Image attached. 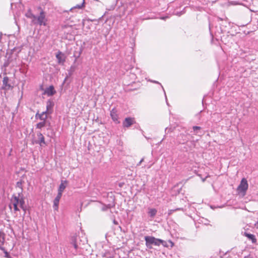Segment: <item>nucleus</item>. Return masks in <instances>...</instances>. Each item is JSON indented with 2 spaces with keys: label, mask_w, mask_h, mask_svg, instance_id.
<instances>
[{
  "label": "nucleus",
  "mask_w": 258,
  "mask_h": 258,
  "mask_svg": "<svg viewBox=\"0 0 258 258\" xmlns=\"http://www.w3.org/2000/svg\"><path fill=\"white\" fill-rule=\"evenodd\" d=\"M22 201H24V198L22 194L19 193L18 196L13 195L11 199V202L9 205L10 208H14V210L19 211L20 209L18 208V206H21V203Z\"/></svg>",
  "instance_id": "nucleus-1"
},
{
  "label": "nucleus",
  "mask_w": 258,
  "mask_h": 258,
  "mask_svg": "<svg viewBox=\"0 0 258 258\" xmlns=\"http://www.w3.org/2000/svg\"><path fill=\"white\" fill-rule=\"evenodd\" d=\"M145 240L146 241V246L151 249L152 248V245L156 246L160 245V239L156 238L153 236H146L145 237Z\"/></svg>",
  "instance_id": "nucleus-2"
},
{
  "label": "nucleus",
  "mask_w": 258,
  "mask_h": 258,
  "mask_svg": "<svg viewBox=\"0 0 258 258\" xmlns=\"http://www.w3.org/2000/svg\"><path fill=\"white\" fill-rule=\"evenodd\" d=\"M32 22L34 24H38L39 25L46 26V19L44 12L43 11H41L39 16L36 17L35 19L32 20Z\"/></svg>",
  "instance_id": "nucleus-3"
},
{
  "label": "nucleus",
  "mask_w": 258,
  "mask_h": 258,
  "mask_svg": "<svg viewBox=\"0 0 258 258\" xmlns=\"http://www.w3.org/2000/svg\"><path fill=\"white\" fill-rule=\"evenodd\" d=\"M248 186L247 180L244 178H242L237 187L238 192L239 193H242L244 195L248 188Z\"/></svg>",
  "instance_id": "nucleus-4"
},
{
  "label": "nucleus",
  "mask_w": 258,
  "mask_h": 258,
  "mask_svg": "<svg viewBox=\"0 0 258 258\" xmlns=\"http://www.w3.org/2000/svg\"><path fill=\"white\" fill-rule=\"evenodd\" d=\"M37 136L38 140L33 141V144H38L41 146H42L43 145H46V143L44 140V137L41 133H38L37 134Z\"/></svg>",
  "instance_id": "nucleus-5"
},
{
  "label": "nucleus",
  "mask_w": 258,
  "mask_h": 258,
  "mask_svg": "<svg viewBox=\"0 0 258 258\" xmlns=\"http://www.w3.org/2000/svg\"><path fill=\"white\" fill-rule=\"evenodd\" d=\"M135 123V119L132 117H126L123 121L122 124L123 127H128Z\"/></svg>",
  "instance_id": "nucleus-6"
},
{
  "label": "nucleus",
  "mask_w": 258,
  "mask_h": 258,
  "mask_svg": "<svg viewBox=\"0 0 258 258\" xmlns=\"http://www.w3.org/2000/svg\"><path fill=\"white\" fill-rule=\"evenodd\" d=\"M56 93L53 86H50L47 88L44 91V94H47V96H50L54 95Z\"/></svg>",
  "instance_id": "nucleus-7"
},
{
  "label": "nucleus",
  "mask_w": 258,
  "mask_h": 258,
  "mask_svg": "<svg viewBox=\"0 0 258 258\" xmlns=\"http://www.w3.org/2000/svg\"><path fill=\"white\" fill-rule=\"evenodd\" d=\"M56 57L57 59L58 63L59 64H63L65 61V56L64 54L61 52H59L56 55Z\"/></svg>",
  "instance_id": "nucleus-8"
},
{
  "label": "nucleus",
  "mask_w": 258,
  "mask_h": 258,
  "mask_svg": "<svg viewBox=\"0 0 258 258\" xmlns=\"http://www.w3.org/2000/svg\"><path fill=\"white\" fill-rule=\"evenodd\" d=\"M47 113L46 111H43L42 113L41 114H38V113H37L36 114V117H37L38 116L39 117V119H41V120H42V121H45V120L46 119H47Z\"/></svg>",
  "instance_id": "nucleus-9"
},
{
  "label": "nucleus",
  "mask_w": 258,
  "mask_h": 258,
  "mask_svg": "<svg viewBox=\"0 0 258 258\" xmlns=\"http://www.w3.org/2000/svg\"><path fill=\"white\" fill-rule=\"evenodd\" d=\"M244 235L247 237L249 239L251 240L252 243H254L256 242V239L254 235L244 232Z\"/></svg>",
  "instance_id": "nucleus-10"
},
{
  "label": "nucleus",
  "mask_w": 258,
  "mask_h": 258,
  "mask_svg": "<svg viewBox=\"0 0 258 258\" xmlns=\"http://www.w3.org/2000/svg\"><path fill=\"white\" fill-rule=\"evenodd\" d=\"M54 105V103L52 101L50 100H48L46 102V112L49 113L50 110L52 109L53 106Z\"/></svg>",
  "instance_id": "nucleus-11"
},
{
  "label": "nucleus",
  "mask_w": 258,
  "mask_h": 258,
  "mask_svg": "<svg viewBox=\"0 0 258 258\" xmlns=\"http://www.w3.org/2000/svg\"><path fill=\"white\" fill-rule=\"evenodd\" d=\"M9 78L8 77L4 78L3 80V86L5 89H8L10 87V85L8 84Z\"/></svg>",
  "instance_id": "nucleus-12"
},
{
  "label": "nucleus",
  "mask_w": 258,
  "mask_h": 258,
  "mask_svg": "<svg viewBox=\"0 0 258 258\" xmlns=\"http://www.w3.org/2000/svg\"><path fill=\"white\" fill-rule=\"evenodd\" d=\"M192 129L195 132V135L201 136L200 134L201 127L199 126H194Z\"/></svg>",
  "instance_id": "nucleus-13"
},
{
  "label": "nucleus",
  "mask_w": 258,
  "mask_h": 258,
  "mask_svg": "<svg viewBox=\"0 0 258 258\" xmlns=\"http://www.w3.org/2000/svg\"><path fill=\"white\" fill-rule=\"evenodd\" d=\"M110 115L111 116L112 119L114 121H117L118 119V116L117 114L116 113L115 111L114 110V109H112V111L110 112Z\"/></svg>",
  "instance_id": "nucleus-14"
},
{
  "label": "nucleus",
  "mask_w": 258,
  "mask_h": 258,
  "mask_svg": "<svg viewBox=\"0 0 258 258\" xmlns=\"http://www.w3.org/2000/svg\"><path fill=\"white\" fill-rule=\"evenodd\" d=\"M5 241V234L2 232L0 231V243H1L2 245H3Z\"/></svg>",
  "instance_id": "nucleus-15"
},
{
  "label": "nucleus",
  "mask_w": 258,
  "mask_h": 258,
  "mask_svg": "<svg viewBox=\"0 0 258 258\" xmlns=\"http://www.w3.org/2000/svg\"><path fill=\"white\" fill-rule=\"evenodd\" d=\"M157 213V210L155 209H150L148 212V214L151 217H154Z\"/></svg>",
  "instance_id": "nucleus-16"
},
{
  "label": "nucleus",
  "mask_w": 258,
  "mask_h": 258,
  "mask_svg": "<svg viewBox=\"0 0 258 258\" xmlns=\"http://www.w3.org/2000/svg\"><path fill=\"white\" fill-rule=\"evenodd\" d=\"M59 200L54 199L53 201V207L55 210H57L58 209V204Z\"/></svg>",
  "instance_id": "nucleus-17"
},
{
  "label": "nucleus",
  "mask_w": 258,
  "mask_h": 258,
  "mask_svg": "<svg viewBox=\"0 0 258 258\" xmlns=\"http://www.w3.org/2000/svg\"><path fill=\"white\" fill-rule=\"evenodd\" d=\"M26 16L27 18L32 19L33 20L35 19L36 18V16L34 15L30 11H29L26 14Z\"/></svg>",
  "instance_id": "nucleus-18"
},
{
  "label": "nucleus",
  "mask_w": 258,
  "mask_h": 258,
  "mask_svg": "<svg viewBox=\"0 0 258 258\" xmlns=\"http://www.w3.org/2000/svg\"><path fill=\"white\" fill-rule=\"evenodd\" d=\"M71 244L73 245L74 247L77 249L78 248V245L76 243V238L75 237H73L71 240Z\"/></svg>",
  "instance_id": "nucleus-19"
},
{
  "label": "nucleus",
  "mask_w": 258,
  "mask_h": 258,
  "mask_svg": "<svg viewBox=\"0 0 258 258\" xmlns=\"http://www.w3.org/2000/svg\"><path fill=\"white\" fill-rule=\"evenodd\" d=\"M24 211V215L26 214L27 207L25 204V201H22L21 203V206L20 207Z\"/></svg>",
  "instance_id": "nucleus-20"
},
{
  "label": "nucleus",
  "mask_w": 258,
  "mask_h": 258,
  "mask_svg": "<svg viewBox=\"0 0 258 258\" xmlns=\"http://www.w3.org/2000/svg\"><path fill=\"white\" fill-rule=\"evenodd\" d=\"M66 188V185L61 182V184L59 185L58 188V192H62L64 189Z\"/></svg>",
  "instance_id": "nucleus-21"
},
{
  "label": "nucleus",
  "mask_w": 258,
  "mask_h": 258,
  "mask_svg": "<svg viewBox=\"0 0 258 258\" xmlns=\"http://www.w3.org/2000/svg\"><path fill=\"white\" fill-rule=\"evenodd\" d=\"M45 125V121H42L37 124L36 127L38 128H41L44 127Z\"/></svg>",
  "instance_id": "nucleus-22"
},
{
  "label": "nucleus",
  "mask_w": 258,
  "mask_h": 258,
  "mask_svg": "<svg viewBox=\"0 0 258 258\" xmlns=\"http://www.w3.org/2000/svg\"><path fill=\"white\" fill-rule=\"evenodd\" d=\"M160 244H162L163 246H164L165 247H169V245L167 244V242L166 241L163 240L161 239H160Z\"/></svg>",
  "instance_id": "nucleus-23"
},
{
  "label": "nucleus",
  "mask_w": 258,
  "mask_h": 258,
  "mask_svg": "<svg viewBox=\"0 0 258 258\" xmlns=\"http://www.w3.org/2000/svg\"><path fill=\"white\" fill-rule=\"evenodd\" d=\"M229 5H237L239 4L236 1H231L228 2Z\"/></svg>",
  "instance_id": "nucleus-24"
},
{
  "label": "nucleus",
  "mask_w": 258,
  "mask_h": 258,
  "mask_svg": "<svg viewBox=\"0 0 258 258\" xmlns=\"http://www.w3.org/2000/svg\"><path fill=\"white\" fill-rule=\"evenodd\" d=\"M84 5V2L81 5H77L75 7H74V8H78V9H82Z\"/></svg>",
  "instance_id": "nucleus-25"
},
{
  "label": "nucleus",
  "mask_w": 258,
  "mask_h": 258,
  "mask_svg": "<svg viewBox=\"0 0 258 258\" xmlns=\"http://www.w3.org/2000/svg\"><path fill=\"white\" fill-rule=\"evenodd\" d=\"M62 196V192H58V194H57V196L55 197V199H57V200H60L61 197Z\"/></svg>",
  "instance_id": "nucleus-26"
},
{
  "label": "nucleus",
  "mask_w": 258,
  "mask_h": 258,
  "mask_svg": "<svg viewBox=\"0 0 258 258\" xmlns=\"http://www.w3.org/2000/svg\"><path fill=\"white\" fill-rule=\"evenodd\" d=\"M176 210L175 209H172V210H168V215H171L173 212H176Z\"/></svg>",
  "instance_id": "nucleus-27"
},
{
  "label": "nucleus",
  "mask_w": 258,
  "mask_h": 258,
  "mask_svg": "<svg viewBox=\"0 0 258 258\" xmlns=\"http://www.w3.org/2000/svg\"><path fill=\"white\" fill-rule=\"evenodd\" d=\"M110 208V206H104L102 207V211H106L108 209Z\"/></svg>",
  "instance_id": "nucleus-28"
},
{
  "label": "nucleus",
  "mask_w": 258,
  "mask_h": 258,
  "mask_svg": "<svg viewBox=\"0 0 258 258\" xmlns=\"http://www.w3.org/2000/svg\"><path fill=\"white\" fill-rule=\"evenodd\" d=\"M4 253H5V256L7 258H11V257L10 256L9 253L6 251L5 250L4 251Z\"/></svg>",
  "instance_id": "nucleus-29"
},
{
  "label": "nucleus",
  "mask_w": 258,
  "mask_h": 258,
  "mask_svg": "<svg viewBox=\"0 0 258 258\" xmlns=\"http://www.w3.org/2000/svg\"><path fill=\"white\" fill-rule=\"evenodd\" d=\"M168 242H169V243L170 244V247H172L173 246V245H174V243H173L172 241H171V240H169V241H168Z\"/></svg>",
  "instance_id": "nucleus-30"
},
{
  "label": "nucleus",
  "mask_w": 258,
  "mask_h": 258,
  "mask_svg": "<svg viewBox=\"0 0 258 258\" xmlns=\"http://www.w3.org/2000/svg\"><path fill=\"white\" fill-rule=\"evenodd\" d=\"M144 158H142L140 161L139 162V163L137 164V166H139L141 165V164L144 161Z\"/></svg>",
  "instance_id": "nucleus-31"
},
{
  "label": "nucleus",
  "mask_w": 258,
  "mask_h": 258,
  "mask_svg": "<svg viewBox=\"0 0 258 258\" xmlns=\"http://www.w3.org/2000/svg\"><path fill=\"white\" fill-rule=\"evenodd\" d=\"M244 258H253V257L250 254H249L248 255L245 256Z\"/></svg>",
  "instance_id": "nucleus-32"
},
{
  "label": "nucleus",
  "mask_w": 258,
  "mask_h": 258,
  "mask_svg": "<svg viewBox=\"0 0 258 258\" xmlns=\"http://www.w3.org/2000/svg\"><path fill=\"white\" fill-rule=\"evenodd\" d=\"M0 249L3 250L4 252L6 250L5 248L0 245Z\"/></svg>",
  "instance_id": "nucleus-33"
},
{
  "label": "nucleus",
  "mask_w": 258,
  "mask_h": 258,
  "mask_svg": "<svg viewBox=\"0 0 258 258\" xmlns=\"http://www.w3.org/2000/svg\"><path fill=\"white\" fill-rule=\"evenodd\" d=\"M17 184L18 186L20 187L21 188V189H22V187H20V186L21 185V182H18Z\"/></svg>",
  "instance_id": "nucleus-34"
},
{
  "label": "nucleus",
  "mask_w": 258,
  "mask_h": 258,
  "mask_svg": "<svg viewBox=\"0 0 258 258\" xmlns=\"http://www.w3.org/2000/svg\"><path fill=\"white\" fill-rule=\"evenodd\" d=\"M175 210H176V211H183V209L182 208H176L175 209Z\"/></svg>",
  "instance_id": "nucleus-35"
},
{
  "label": "nucleus",
  "mask_w": 258,
  "mask_h": 258,
  "mask_svg": "<svg viewBox=\"0 0 258 258\" xmlns=\"http://www.w3.org/2000/svg\"><path fill=\"white\" fill-rule=\"evenodd\" d=\"M151 82H153L154 83L159 84V83L156 81H150Z\"/></svg>",
  "instance_id": "nucleus-36"
},
{
  "label": "nucleus",
  "mask_w": 258,
  "mask_h": 258,
  "mask_svg": "<svg viewBox=\"0 0 258 258\" xmlns=\"http://www.w3.org/2000/svg\"><path fill=\"white\" fill-rule=\"evenodd\" d=\"M113 223H114L115 224H117V222H116V221H115V220H114Z\"/></svg>",
  "instance_id": "nucleus-37"
},
{
  "label": "nucleus",
  "mask_w": 258,
  "mask_h": 258,
  "mask_svg": "<svg viewBox=\"0 0 258 258\" xmlns=\"http://www.w3.org/2000/svg\"><path fill=\"white\" fill-rule=\"evenodd\" d=\"M203 182H204L205 181V178H204L202 179Z\"/></svg>",
  "instance_id": "nucleus-38"
},
{
  "label": "nucleus",
  "mask_w": 258,
  "mask_h": 258,
  "mask_svg": "<svg viewBox=\"0 0 258 258\" xmlns=\"http://www.w3.org/2000/svg\"><path fill=\"white\" fill-rule=\"evenodd\" d=\"M161 19H165V18H164V17H162Z\"/></svg>",
  "instance_id": "nucleus-39"
}]
</instances>
